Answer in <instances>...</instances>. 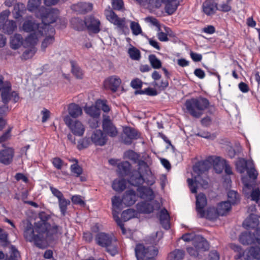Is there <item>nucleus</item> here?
Listing matches in <instances>:
<instances>
[{"label": "nucleus", "mask_w": 260, "mask_h": 260, "mask_svg": "<svg viewBox=\"0 0 260 260\" xmlns=\"http://www.w3.org/2000/svg\"><path fill=\"white\" fill-rule=\"evenodd\" d=\"M40 221L36 222L33 225L27 222L24 227L23 237L26 241L34 243L40 249H45L46 243L54 240L57 234L59 226L55 224L51 225L48 221L51 215L45 212H41L38 214Z\"/></svg>", "instance_id": "obj_1"}, {"label": "nucleus", "mask_w": 260, "mask_h": 260, "mask_svg": "<svg viewBox=\"0 0 260 260\" xmlns=\"http://www.w3.org/2000/svg\"><path fill=\"white\" fill-rule=\"evenodd\" d=\"M127 178L130 185L138 187L141 197L147 196L146 191L148 189L152 192L150 188H147L142 186L144 183L151 186L155 182V177L145 160L141 159L139 161L138 169L133 170Z\"/></svg>", "instance_id": "obj_2"}, {"label": "nucleus", "mask_w": 260, "mask_h": 260, "mask_svg": "<svg viewBox=\"0 0 260 260\" xmlns=\"http://www.w3.org/2000/svg\"><path fill=\"white\" fill-rule=\"evenodd\" d=\"M210 102L206 98L199 96L187 99L185 102V106L188 112L192 117L199 118L202 115V111L206 109Z\"/></svg>", "instance_id": "obj_3"}, {"label": "nucleus", "mask_w": 260, "mask_h": 260, "mask_svg": "<svg viewBox=\"0 0 260 260\" xmlns=\"http://www.w3.org/2000/svg\"><path fill=\"white\" fill-rule=\"evenodd\" d=\"M230 247L236 253L234 256V259L236 260H260L259 246H251L249 248L244 250L240 245L232 243Z\"/></svg>", "instance_id": "obj_4"}, {"label": "nucleus", "mask_w": 260, "mask_h": 260, "mask_svg": "<svg viewBox=\"0 0 260 260\" xmlns=\"http://www.w3.org/2000/svg\"><path fill=\"white\" fill-rule=\"evenodd\" d=\"M57 11L52 9H47L41 7L39 10L40 15L42 19V23L45 34L47 32L50 31L51 34H54V28L50 25V24L55 22L57 18Z\"/></svg>", "instance_id": "obj_5"}, {"label": "nucleus", "mask_w": 260, "mask_h": 260, "mask_svg": "<svg viewBox=\"0 0 260 260\" xmlns=\"http://www.w3.org/2000/svg\"><path fill=\"white\" fill-rule=\"evenodd\" d=\"M10 14L9 10L3 11L0 13V29H3L4 33L11 35L17 28V24L13 20H8V18Z\"/></svg>", "instance_id": "obj_6"}, {"label": "nucleus", "mask_w": 260, "mask_h": 260, "mask_svg": "<svg viewBox=\"0 0 260 260\" xmlns=\"http://www.w3.org/2000/svg\"><path fill=\"white\" fill-rule=\"evenodd\" d=\"M63 121L73 134L79 137L83 135L85 128L81 121L77 119H73L68 115L64 116Z\"/></svg>", "instance_id": "obj_7"}, {"label": "nucleus", "mask_w": 260, "mask_h": 260, "mask_svg": "<svg viewBox=\"0 0 260 260\" xmlns=\"http://www.w3.org/2000/svg\"><path fill=\"white\" fill-rule=\"evenodd\" d=\"M136 212L138 213L149 214L154 210H158L160 208V205L158 201L154 200L152 201H142L137 204Z\"/></svg>", "instance_id": "obj_8"}, {"label": "nucleus", "mask_w": 260, "mask_h": 260, "mask_svg": "<svg viewBox=\"0 0 260 260\" xmlns=\"http://www.w3.org/2000/svg\"><path fill=\"white\" fill-rule=\"evenodd\" d=\"M135 255L137 260H144V258L148 255L149 256H156L158 251L157 248L154 246L145 247L144 244L139 243L135 247Z\"/></svg>", "instance_id": "obj_9"}, {"label": "nucleus", "mask_w": 260, "mask_h": 260, "mask_svg": "<svg viewBox=\"0 0 260 260\" xmlns=\"http://www.w3.org/2000/svg\"><path fill=\"white\" fill-rule=\"evenodd\" d=\"M239 241L243 245H248L252 244H259L260 239L254 231L251 232L244 231L241 233L239 236Z\"/></svg>", "instance_id": "obj_10"}, {"label": "nucleus", "mask_w": 260, "mask_h": 260, "mask_svg": "<svg viewBox=\"0 0 260 260\" xmlns=\"http://www.w3.org/2000/svg\"><path fill=\"white\" fill-rule=\"evenodd\" d=\"M85 23L89 33L98 34L101 31L100 21L94 16L89 15L85 17Z\"/></svg>", "instance_id": "obj_11"}, {"label": "nucleus", "mask_w": 260, "mask_h": 260, "mask_svg": "<svg viewBox=\"0 0 260 260\" xmlns=\"http://www.w3.org/2000/svg\"><path fill=\"white\" fill-rule=\"evenodd\" d=\"M123 135L121 137L122 142L124 144L131 145L133 140H137L140 137V134L134 128L126 126L123 128Z\"/></svg>", "instance_id": "obj_12"}, {"label": "nucleus", "mask_w": 260, "mask_h": 260, "mask_svg": "<svg viewBox=\"0 0 260 260\" xmlns=\"http://www.w3.org/2000/svg\"><path fill=\"white\" fill-rule=\"evenodd\" d=\"M210 168V161L209 156L205 159L197 161L192 166V170L197 174L196 176L197 177H200L205 172L208 171Z\"/></svg>", "instance_id": "obj_13"}, {"label": "nucleus", "mask_w": 260, "mask_h": 260, "mask_svg": "<svg viewBox=\"0 0 260 260\" xmlns=\"http://www.w3.org/2000/svg\"><path fill=\"white\" fill-rule=\"evenodd\" d=\"M192 244L200 252L207 251L210 248L209 242L201 235H195L194 236Z\"/></svg>", "instance_id": "obj_14"}, {"label": "nucleus", "mask_w": 260, "mask_h": 260, "mask_svg": "<svg viewBox=\"0 0 260 260\" xmlns=\"http://www.w3.org/2000/svg\"><path fill=\"white\" fill-rule=\"evenodd\" d=\"M138 195L133 189L126 190L122 197L121 200V205L125 207H129L133 205L138 199Z\"/></svg>", "instance_id": "obj_15"}, {"label": "nucleus", "mask_w": 260, "mask_h": 260, "mask_svg": "<svg viewBox=\"0 0 260 260\" xmlns=\"http://www.w3.org/2000/svg\"><path fill=\"white\" fill-rule=\"evenodd\" d=\"M90 138L92 143L96 146H103L107 143L108 141L107 135L101 129L94 130Z\"/></svg>", "instance_id": "obj_16"}, {"label": "nucleus", "mask_w": 260, "mask_h": 260, "mask_svg": "<svg viewBox=\"0 0 260 260\" xmlns=\"http://www.w3.org/2000/svg\"><path fill=\"white\" fill-rule=\"evenodd\" d=\"M242 182L243 183V189H247L251 190V198L252 201L257 202L260 198V190L258 187H255V183H250L247 178L243 177Z\"/></svg>", "instance_id": "obj_17"}, {"label": "nucleus", "mask_w": 260, "mask_h": 260, "mask_svg": "<svg viewBox=\"0 0 260 260\" xmlns=\"http://www.w3.org/2000/svg\"><path fill=\"white\" fill-rule=\"evenodd\" d=\"M207 201L205 194L200 192L196 196V208L200 218L205 216V207L207 205Z\"/></svg>", "instance_id": "obj_18"}, {"label": "nucleus", "mask_w": 260, "mask_h": 260, "mask_svg": "<svg viewBox=\"0 0 260 260\" xmlns=\"http://www.w3.org/2000/svg\"><path fill=\"white\" fill-rule=\"evenodd\" d=\"M95 241L98 245L108 248L112 244V237L109 234L99 232L95 237Z\"/></svg>", "instance_id": "obj_19"}, {"label": "nucleus", "mask_w": 260, "mask_h": 260, "mask_svg": "<svg viewBox=\"0 0 260 260\" xmlns=\"http://www.w3.org/2000/svg\"><path fill=\"white\" fill-rule=\"evenodd\" d=\"M14 155V149L10 147H6L0 150V162L9 165L13 161Z\"/></svg>", "instance_id": "obj_20"}, {"label": "nucleus", "mask_w": 260, "mask_h": 260, "mask_svg": "<svg viewBox=\"0 0 260 260\" xmlns=\"http://www.w3.org/2000/svg\"><path fill=\"white\" fill-rule=\"evenodd\" d=\"M93 6L90 3H78L71 6V9L79 14H84L92 10Z\"/></svg>", "instance_id": "obj_21"}, {"label": "nucleus", "mask_w": 260, "mask_h": 260, "mask_svg": "<svg viewBox=\"0 0 260 260\" xmlns=\"http://www.w3.org/2000/svg\"><path fill=\"white\" fill-rule=\"evenodd\" d=\"M4 78L0 77V91L2 90L1 97L3 103L7 104L9 100L8 91L12 89V85L9 81H3Z\"/></svg>", "instance_id": "obj_22"}, {"label": "nucleus", "mask_w": 260, "mask_h": 260, "mask_svg": "<svg viewBox=\"0 0 260 260\" xmlns=\"http://www.w3.org/2000/svg\"><path fill=\"white\" fill-rule=\"evenodd\" d=\"M209 158L210 161V167L213 166V169L217 174L221 173L226 161L224 159L221 160L219 156H209Z\"/></svg>", "instance_id": "obj_23"}, {"label": "nucleus", "mask_w": 260, "mask_h": 260, "mask_svg": "<svg viewBox=\"0 0 260 260\" xmlns=\"http://www.w3.org/2000/svg\"><path fill=\"white\" fill-rule=\"evenodd\" d=\"M102 128L103 132L110 137H114V125L110 116L103 114L102 121Z\"/></svg>", "instance_id": "obj_24"}, {"label": "nucleus", "mask_w": 260, "mask_h": 260, "mask_svg": "<svg viewBox=\"0 0 260 260\" xmlns=\"http://www.w3.org/2000/svg\"><path fill=\"white\" fill-rule=\"evenodd\" d=\"M117 173L120 178L128 176L132 171V165L128 161H123L117 165Z\"/></svg>", "instance_id": "obj_25"}, {"label": "nucleus", "mask_w": 260, "mask_h": 260, "mask_svg": "<svg viewBox=\"0 0 260 260\" xmlns=\"http://www.w3.org/2000/svg\"><path fill=\"white\" fill-rule=\"evenodd\" d=\"M259 223L258 216L251 213L243 222V226L247 230L254 229V231L258 228L257 226Z\"/></svg>", "instance_id": "obj_26"}, {"label": "nucleus", "mask_w": 260, "mask_h": 260, "mask_svg": "<svg viewBox=\"0 0 260 260\" xmlns=\"http://www.w3.org/2000/svg\"><path fill=\"white\" fill-rule=\"evenodd\" d=\"M217 4L214 0H207L203 4V10L207 16H211L216 13Z\"/></svg>", "instance_id": "obj_27"}, {"label": "nucleus", "mask_w": 260, "mask_h": 260, "mask_svg": "<svg viewBox=\"0 0 260 260\" xmlns=\"http://www.w3.org/2000/svg\"><path fill=\"white\" fill-rule=\"evenodd\" d=\"M170 218L167 210L165 208H162L160 212L159 219L162 228L166 230L170 228Z\"/></svg>", "instance_id": "obj_28"}, {"label": "nucleus", "mask_w": 260, "mask_h": 260, "mask_svg": "<svg viewBox=\"0 0 260 260\" xmlns=\"http://www.w3.org/2000/svg\"><path fill=\"white\" fill-rule=\"evenodd\" d=\"M23 29L26 32L44 30L41 24L36 23L34 21L29 20L24 22Z\"/></svg>", "instance_id": "obj_29"}, {"label": "nucleus", "mask_w": 260, "mask_h": 260, "mask_svg": "<svg viewBox=\"0 0 260 260\" xmlns=\"http://www.w3.org/2000/svg\"><path fill=\"white\" fill-rule=\"evenodd\" d=\"M115 25L121 31V33L127 35L129 33V29L125 23V18H120L115 13Z\"/></svg>", "instance_id": "obj_30"}, {"label": "nucleus", "mask_w": 260, "mask_h": 260, "mask_svg": "<svg viewBox=\"0 0 260 260\" xmlns=\"http://www.w3.org/2000/svg\"><path fill=\"white\" fill-rule=\"evenodd\" d=\"M253 161L252 160H247L244 158H240L236 163V171L242 174L247 169L250 165H253Z\"/></svg>", "instance_id": "obj_31"}, {"label": "nucleus", "mask_w": 260, "mask_h": 260, "mask_svg": "<svg viewBox=\"0 0 260 260\" xmlns=\"http://www.w3.org/2000/svg\"><path fill=\"white\" fill-rule=\"evenodd\" d=\"M165 5V12L169 15L173 14L177 10L178 4L176 0H162Z\"/></svg>", "instance_id": "obj_32"}, {"label": "nucleus", "mask_w": 260, "mask_h": 260, "mask_svg": "<svg viewBox=\"0 0 260 260\" xmlns=\"http://www.w3.org/2000/svg\"><path fill=\"white\" fill-rule=\"evenodd\" d=\"M228 200L230 204L235 206L238 204L241 201L240 194L234 190H229L227 192Z\"/></svg>", "instance_id": "obj_33"}, {"label": "nucleus", "mask_w": 260, "mask_h": 260, "mask_svg": "<svg viewBox=\"0 0 260 260\" xmlns=\"http://www.w3.org/2000/svg\"><path fill=\"white\" fill-rule=\"evenodd\" d=\"M45 34L44 30L36 31L31 33L26 38V42L30 45H34L37 44L38 38L44 36Z\"/></svg>", "instance_id": "obj_34"}, {"label": "nucleus", "mask_w": 260, "mask_h": 260, "mask_svg": "<svg viewBox=\"0 0 260 260\" xmlns=\"http://www.w3.org/2000/svg\"><path fill=\"white\" fill-rule=\"evenodd\" d=\"M68 112L71 118H76L82 115V109L78 105L72 103L68 107Z\"/></svg>", "instance_id": "obj_35"}, {"label": "nucleus", "mask_w": 260, "mask_h": 260, "mask_svg": "<svg viewBox=\"0 0 260 260\" xmlns=\"http://www.w3.org/2000/svg\"><path fill=\"white\" fill-rule=\"evenodd\" d=\"M23 41V37L21 35L18 34H15L10 38V47L14 50L18 49L22 45Z\"/></svg>", "instance_id": "obj_36"}, {"label": "nucleus", "mask_w": 260, "mask_h": 260, "mask_svg": "<svg viewBox=\"0 0 260 260\" xmlns=\"http://www.w3.org/2000/svg\"><path fill=\"white\" fill-rule=\"evenodd\" d=\"M220 214L217 208L214 207H209L206 211L205 210V216L204 218L210 220H215Z\"/></svg>", "instance_id": "obj_37"}, {"label": "nucleus", "mask_w": 260, "mask_h": 260, "mask_svg": "<svg viewBox=\"0 0 260 260\" xmlns=\"http://www.w3.org/2000/svg\"><path fill=\"white\" fill-rule=\"evenodd\" d=\"M85 113L91 118H100L101 109L96 104L94 105L86 106L84 108Z\"/></svg>", "instance_id": "obj_38"}, {"label": "nucleus", "mask_w": 260, "mask_h": 260, "mask_svg": "<svg viewBox=\"0 0 260 260\" xmlns=\"http://www.w3.org/2000/svg\"><path fill=\"white\" fill-rule=\"evenodd\" d=\"M185 255V251L180 249H175L171 251L167 256V260H182Z\"/></svg>", "instance_id": "obj_39"}, {"label": "nucleus", "mask_w": 260, "mask_h": 260, "mask_svg": "<svg viewBox=\"0 0 260 260\" xmlns=\"http://www.w3.org/2000/svg\"><path fill=\"white\" fill-rule=\"evenodd\" d=\"M71 23L73 28L78 31H83L86 28L85 19L83 20L78 17L73 18L71 20Z\"/></svg>", "instance_id": "obj_40"}, {"label": "nucleus", "mask_w": 260, "mask_h": 260, "mask_svg": "<svg viewBox=\"0 0 260 260\" xmlns=\"http://www.w3.org/2000/svg\"><path fill=\"white\" fill-rule=\"evenodd\" d=\"M217 208L220 216H222L226 215V214L231 210L232 205L226 201H222L218 204Z\"/></svg>", "instance_id": "obj_41"}, {"label": "nucleus", "mask_w": 260, "mask_h": 260, "mask_svg": "<svg viewBox=\"0 0 260 260\" xmlns=\"http://www.w3.org/2000/svg\"><path fill=\"white\" fill-rule=\"evenodd\" d=\"M72 73L77 79H81L83 77V72L77 62L74 60H71Z\"/></svg>", "instance_id": "obj_42"}, {"label": "nucleus", "mask_w": 260, "mask_h": 260, "mask_svg": "<svg viewBox=\"0 0 260 260\" xmlns=\"http://www.w3.org/2000/svg\"><path fill=\"white\" fill-rule=\"evenodd\" d=\"M137 215V213L135 210L128 209L122 211L121 217L124 221H127L134 217H136Z\"/></svg>", "instance_id": "obj_43"}, {"label": "nucleus", "mask_w": 260, "mask_h": 260, "mask_svg": "<svg viewBox=\"0 0 260 260\" xmlns=\"http://www.w3.org/2000/svg\"><path fill=\"white\" fill-rule=\"evenodd\" d=\"M121 179L117 181L115 179V191L121 192L123 191L126 187L128 182V178L125 179L124 177L120 178Z\"/></svg>", "instance_id": "obj_44"}, {"label": "nucleus", "mask_w": 260, "mask_h": 260, "mask_svg": "<svg viewBox=\"0 0 260 260\" xmlns=\"http://www.w3.org/2000/svg\"><path fill=\"white\" fill-rule=\"evenodd\" d=\"M124 157L132 160L134 163H138L140 159H139V154L132 149H129L124 152Z\"/></svg>", "instance_id": "obj_45"}, {"label": "nucleus", "mask_w": 260, "mask_h": 260, "mask_svg": "<svg viewBox=\"0 0 260 260\" xmlns=\"http://www.w3.org/2000/svg\"><path fill=\"white\" fill-rule=\"evenodd\" d=\"M148 60L151 66L154 69H159L162 67V62L155 54H150L148 56Z\"/></svg>", "instance_id": "obj_46"}, {"label": "nucleus", "mask_w": 260, "mask_h": 260, "mask_svg": "<svg viewBox=\"0 0 260 260\" xmlns=\"http://www.w3.org/2000/svg\"><path fill=\"white\" fill-rule=\"evenodd\" d=\"M129 48L128 50V54L129 57L134 60H139L141 58L140 51L135 47L133 46Z\"/></svg>", "instance_id": "obj_47"}, {"label": "nucleus", "mask_w": 260, "mask_h": 260, "mask_svg": "<svg viewBox=\"0 0 260 260\" xmlns=\"http://www.w3.org/2000/svg\"><path fill=\"white\" fill-rule=\"evenodd\" d=\"M70 200L65 199L64 197L58 200V205L61 214L62 216H64L66 215L67 207L70 205Z\"/></svg>", "instance_id": "obj_48"}, {"label": "nucleus", "mask_w": 260, "mask_h": 260, "mask_svg": "<svg viewBox=\"0 0 260 260\" xmlns=\"http://www.w3.org/2000/svg\"><path fill=\"white\" fill-rule=\"evenodd\" d=\"M48 34H49V36H47L44 39L41 45V49L44 51L48 46L52 44L54 41V38L53 36V34H51V32L49 31V32H47V34L46 35Z\"/></svg>", "instance_id": "obj_49"}, {"label": "nucleus", "mask_w": 260, "mask_h": 260, "mask_svg": "<svg viewBox=\"0 0 260 260\" xmlns=\"http://www.w3.org/2000/svg\"><path fill=\"white\" fill-rule=\"evenodd\" d=\"M246 171L249 178L252 180V183H255L258 176V173L254 167V164L250 165L246 170Z\"/></svg>", "instance_id": "obj_50"}, {"label": "nucleus", "mask_w": 260, "mask_h": 260, "mask_svg": "<svg viewBox=\"0 0 260 260\" xmlns=\"http://www.w3.org/2000/svg\"><path fill=\"white\" fill-rule=\"evenodd\" d=\"M197 176H194V178H188L187 180L190 191L192 193L197 192V184L199 183L197 179Z\"/></svg>", "instance_id": "obj_51"}, {"label": "nucleus", "mask_w": 260, "mask_h": 260, "mask_svg": "<svg viewBox=\"0 0 260 260\" xmlns=\"http://www.w3.org/2000/svg\"><path fill=\"white\" fill-rule=\"evenodd\" d=\"M112 8L108 6L105 10V14L107 19L111 23H114V0H111Z\"/></svg>", "instance_id": "obj_52"}, {"label": "nucleus", "mask_w": 260, "mask_h": 260, "mask_svg": "<svg viewBox=\"0 0 260 260\" xmlns=\"http://www.w3.org/2000/svg\"><path fill=\"white\" fill-rule=\"evenodd\" d=\"M91 138L85 137L78 141L77 148L79 150H82L87 148L91 143Z\"/></svg>", "instance_id": "obj_53"}, {"label": "nucleus", "mask_w": 260, "mask_h": 260, "mask_svg": "<svg viewBox=\"0 0 260 260\" xmlns=\"http://www.w3.org/2000/svg\"><path fill=\"white\" fill-rule=\"evenodd\" d=\"M41 4V0H29L27 3V9L33 12L38 9Z\"/></svg>", "instance_id": "obj_54"}, {"label": "nucleus", "mask_w": 260, "mask_h": 260, "mask_svg": "<svg viewBox=\"0 0 260 260\" xmlns=\"http://www.w3.org/2000/svg\"><path fill=\"white\" fill-rule=\"evenodd\" d=\"M19 256L20 254L18 250L14 246H12L10 256L6 254L4 260H18Z\"/></svg>", "instance_id": "obj_55"}, {"label": "nucleus", "mask_w": 260, "mask_h": 260, "mask_svg": "<svg viewBox=\"0 0 260 260\" xmlns=\"http://www.w3.org/2000/svg\"><path fill=\"white\" fill-rule=\"evenodd\" d=\"M130 27L132 33L135 36H138L142 32L141 27L138 22L131 21Z\"/></svg>", "instance_id": "obj_56"}, {"label": "nucleus", "mask_w": 260, "mask_h": 260, "mask_svg": "<svg viewBox=\"0 0 260 260\" xmlns=\"http://www.w3.org/2000/svg\"><path fill=\"white\" fill-rule=\"evenodd\" d=\"M76 163L71 166V171L73 173L76 177H79L82 174L83 169L78 164L77 160H76Z\"/></svg>", "instance_id": "obj_57"}, {"label": "nucleus", "mask_w": 260, "mask_h": 260, "mask_svg": "<svg viewBox=\"0 0 260 260\" xmlns=\"http://www.w3.org/2000/svg\"><path fill=\"white\" fill-rule=\"evenodd\" d=\"M37 49L35 47H32L26 50L22 54V57L25 59L27 60L29 58H31L35 53L36 52Z\"/></svg>", "instance_id": "obj_58"}, {"label": "nucleus", "mask_w": 260, "mask_h": 260, "mask_svg": "<svg viewBox=\"0 0 260 260\" xmlns=\"http://www.w3.org/2000/svg\"><path fill=\"white\" fill-rule=\"evenodd\" d=\"M143 81L138 78L133 79L130 83L131 86L134 89H141L143 86Z\"/></svg>", "instance_id": "obj_59"}, {"label": "nucleus", "mask_w": 260, "mask_h": 260, "mask_svg": "<svg viewBox=\"0 0 260 260\" xmlns=\"http://www.w3.org/2000/svg\"><path fill=\"white\" fill-rule=\"evenodd\" d=\"M104 87L106 89H109L114 92V78L113 76L106 79L104 81Z\"/></svg>", "instance_id": "obj_60"}, {"label": "nucleus", "mask_w": 260, "mask_h": 260, "mask_svg": "<svg viewBox=\"0 0 260 260\" xmlns=\"http://www.w3.org/2000/svg\"><path fill=\"white\" fill-rule=\"evenodd\" d=\"M96 104L98 105L99 108L105 112H108L110 110V107L107 105L106 102L101 100H98L96 101Z\"/></svg>", "instance_id": "obj_61"}, {"label": "nucleus", "mask_w": 260, "mask_h": 260, "mask_svg": "<svg viewBox=\"0 0 260 260\" xmlns=\"http://www.w3.org/2000/svg\"><path fill=\"white\" fill-rule=\"evenodd\" d=\"M53 166L57 170H61L64 165L63 161L59 157H56L52 159Z\"/></svg>", "instance_id": "obj_62"}, {"label": "nucleus", "mask_w": 260, "mask_h": 260, "mask_svg": "<svg viewBox=\"0 0 260 260\" xmlns=\"http://www.w3.org/2000/svg\"><path fill=\"white\" fill-rule=\"evenodd\" d=\"M186 251L190 256L195 258L198 257L199 256L200 253H201L200 251L193 246L186 247Z\"/></svg>", "instance_id": "obj_63"}, {"label": "nucleus", "mask_w": 260, "mask_h": 260, "mask_svg": "<svg viewBox=\"0 0 260 260\" xmlns=\"http://www.w3.org/2000/svg\"><path fill=\"white\" fill-rule=\"evenodd\" d=\"M71 200L74 204L79 205L81 206H84L85 205V202L82 199V197L80 196H73L71 198Z\"/></svg>", "instance_id": "obj_64"}]
</instances>
